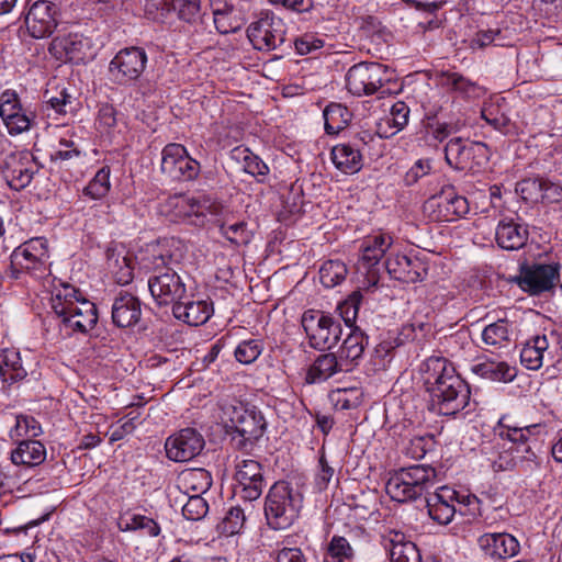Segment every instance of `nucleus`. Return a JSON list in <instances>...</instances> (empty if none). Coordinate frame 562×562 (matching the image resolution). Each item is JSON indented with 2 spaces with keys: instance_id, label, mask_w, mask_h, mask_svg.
<instances>
[{
  "instance_id": "f704fd0d",
  "label": "nucleus",
  "mask_w": 562,
  "mask_h": 562,
  "mask_svg": "<svg viewBox=\"0 0 562 562\" xmlns=\"http://www.w3.org/2000/svg\"><path fill=\"white\" fill-rule=\"evenodd\" d=\"M330 156L335 167L344 173L352 175L362 168V155L353 144L334 146Z\"/></svg>"
},
{
  "instance_id": "c756f323",
  "label": "nucleus",
  "mask_w": 562,
  "mask_h": 562,
  "mask_svg": "<svg viewBox=\"0 0 562 562\" xmlns=\"http://www.w3.org/2000/svg\"><path fill=\"white\" fill-rule=\"evenodd\" d=\"M339 372H348V368L335 353H323L307 369L305 382L308 384L321 383Z\"/></svg>"
},
{
  "instance_id": "c85d7f7f",
  "label": "nucleus",
  "mask_w": 562,
  "mask_h": 562,
  "mask_svg": "<svg viewBox=\"0 0 562 562\" xmlns=\"http://www.w3.org/2000/svg\"><path fill=\"white\" fill-rule=\"evenodd\" d=\"M442 88L463 99H479L485 90L475 81L456 71H443L439 76Z\"/></svg>"
},
{
  "instance_id": "412c9836",
  "label": "nucleus",
  "mask_w": 562,
  "mask_h": 562,
  "mask_svg": "<svg viewBox=\"0 0 562 562\" xmlns=\"http://www.w3.org/2000/svg\"><path fill=\"white\" fill-rule=\"evenodd\" d=\"M58 7L49 0L34 1L25 16V25L34 38L49 36L57 26Z\"/></svg>"
},
{
  "instance_id": "f257e3e1",
  "label": "nucleus",
  "mask_w": 562,
  "mask_h": 562,
  "mask_svg": "<svg viewBox=\"0 0 562 562\" xmlns=\"http://www.w3.org/2000/svg\"><path fill=\"white\" fill-rule=\"evenodd\" d=\"M546 432L544 424L519 426L502 417L494 427L493 437L482 443L481 452L495 472L510 471L520 462L536 460L533 448Z\"/></svg>"
},
{
  "instance_id": "e2e57ef3",
  "label": "nucleus",
  "mask_w": 562,
  "mask_h": 562,
  "mask_svg": "<svg viewBox=\"0 0 562 562\" xmlns=\"http://www.w3.org/2000/svg\"><path fill=\"white\" fill-rule=\"evenodd\" d=\"M207 503L201 495L192 494L182 506V515L189 520H199L207 513Z\"/></svg>"
},
{
  "instance_id": "680f3d73",
  "label": "nucleus",
  "mask_w": 562,
  "mask_h": 562,
  "mask_svg": "<svg viewBox=\"0 0 562 562\" xmlns=\"http://www.w3.org/2000/svg\"><path fill=\"white\" fill-rule=\"evenodd\" d=\"M223 210V205L220 201L203 195L198 199H192V216L205 217L210 215H218Z\"/></svg>"
},
{
  "instance_id": "423d86ee",
  "label": "nucleus",
  "mask_w": 562,
  "mask_h": 562,
  "mask_svg": "<svg viewBox=\"0 0 562 562\" xmlns=\"http://www.w3.org/2000/svg\"><path fill=\"white\" fill-rule=\"evenodd\" d=\"M232 442L238 450L248 451L263 436L267 422L256 406L239 404L234 406L229 416Z\"/></svg>"
},
{
  "instance_id": "2f4dec72",
  "label": "nucleus",
  "mask_w": 562,
  "mask_h": 562,
  "mask_svg": "<svg viewBox=\"0 0 562 562\" xmlns=\"http://www.w3.org/2000/svg\"><path fill=\"white\" fill-rule=\"evenodd\" d=\"M496 241L499 247L507 250H515L521 248L528 239L527 228L516 223L514 220L499 221L496 233Z\"/></svg>"
},
{
  "instance_id": "dca6fc26",
  "label": "nucleus",
  "mask_w": 562,
  "mask_h": 562,
  "mask_svg": "<svg viewBox=\"0 0 562 562\" xmlns=\"http://www.w3.org/2000/svg\"><path fill=\"white\" fill-rule=\"evenodd\" d=\"M48 50L59 61L76 64L92 58L95 53L92 40L80 33H67L54 37Z\"/></svg>"
},
{
  "instance_id": "2eb2a0df",
  "label": "nucleus",
  "mask_w": 562,
  "mask_h": 562,
  "mask_svg": "<svg viewBox=\"0 0 562 562\" xmlns=\"http://www.w3.org/2000/svg\"><path fill=\"white\" fill-rule=\"evenodd\" d=\"M161 171L173 180L190 181L200 173V162L181 144L170 143L161 151Z\"/></svg>"
},
{
  "instance_id": "5701e85b",
  "label": "nucleus",
  "mask_w": 562,
  "mask_h": 562,
  "mask_svg": "<svg viewBox=\"0 0 562 562\" xmlns=\"http://www.w3.org/2000/svg\"><path fill=\"white\" fill-rule=\"evenodd\" d=\"M34 173L35 164L30 153H13L5 158L2 175L11 189L20 191L26 188Z\"/></svg>"
},
{
  "instance_id": "bf43d9fd",
  "label": "nucleus",
  "mask_w": 562,
  "mask_h": 562,
  "mask_svg": "<svg viewBox=\"0 0 562 562\" xmlns=\"http://www.w3.org/2000/svg\"><path fill=\"white\" fill-rule=\"evenodd\" d=\"M409 116V108L403 101L395 102L391 110L390 114L383 120V122L390 127L395 128L392 134L403 130L408 123Z\"/></svg>"
},
{
  "instance_id": "c03bdc74",
  "label": "nucleus",
  "mask_w": 562,
  "mask_h": 562,
  "mask_svg": "<svg viewBox=\"0 0 562 562\" xmlns=\"http://www.w3.org/2000/svg\"><path fill=\"white\" fill-rule=\"evenodd\" d=\"M119 529L123 532L144 530L149 537L159 536L161 529L153 518L140 514L125 513L121 515L117 522Z\"/></svg>"
},
{
  "instance_id": "052dcab7",
  "label": "nucleus",
  "mask_w": 562,
  "mask_h": 562,
  "mask_svg": "<svg viewBox=\"0 0 562 562\" xmlns=\"http://www.w3.org/2000/svg\"><path fill=\"white\" fill-rule=\"evenodd\" d=\"M361 301V292L355 291L342 303L338 305L341 318L344 319L347 326L352 327V324L357 318Z\"/></svg>"
},
{
  "instance_id": "7c9ffc66",
  "label": "nucleus",
  "mask_w": 562,
  "mask_h": 562,
  "mask_svg": "<svg viewBox=\"0 0 562 562\" xmlns=\"http://www.w3.org/2000/svg\"><path fill=\"white\" fill-rule=\"evenodd\" d=\"M172 312L177 319L191 326H199L209 321L213 313V305L205 300H182L172 306Z\"/></svg>"
},
{
  "instance_id": "39448f33",
  "label": "nucleus",
  "mask_w": 562,
  "mask_h": 562,
  "mask_svg": "<svg viewBox=\"0 0 562 562\" xmlns=\"http://www.w3.org/2000/svg\"><path fill=\"white\" fill-rule=\"evenodd\" d=\"M436 476V470L429 465L402 468L391 474L385 491L393 501L404 503L422 496L435 484Z\"/></svg>"
},
{
  "instance_id": "6ab92c4d",
  "label": "nucleus",
  "mask_w": 562,
  "mask_h": 562,
  "mask_svg": "<svg viewBox=\"0 0 562 562\" xmlns=\"http://www.w3.org/2000/svg\"><path fill=\"white\" fill-rule=\"evenodd\" d=\"M148 289L159 305L178 304L186 299L187 288L181 277L171 268L148 279Z\"/></svg>"
},
{
  "instance_id": "b1692460",
  "label": "nucleus",
  "mask_w": 562,
  "mask_h": 562,
  "mask_svg": "<svg viewBox=\"0 0 562 562\" xmlns=\"http://www.w3.org/2000/svg\"><path fill=\"white\" fill-rule=\"evenodd\" d=\"M0 117L10 135H19L30 130L32 117L21 105L18 93L5 90L0 95Z\"/></svg>"
},
{
  "instance_id": "338daca9",
  "label": "nucleus",
  "mask_w": 562,
  "mask_h": 562,
  "mask_svg": "<svg viewBox=\"0 0 562 562\" xmlns=\"http://www.w3.org/2000/svg\"><path fill=\"white\" fill-rule=\"evenodd\" d=\"M145 13L153 20L165 18L175 7V0H145Z\"/></svg>"
},
{
  "instance_id": "0e129e2a",
  "label": "nucleus",
  "mask_w": 562,
  "mask_h": 562,
  "mask_svg": "<svg viewBox=\"0 0 562 562\" xmlns=\"http://www.w3.org/2000/svg\"><path fill=\"white\" fill-rule=\"evenodd\" d=\"M432 443L431 437H414L404 448L405 456L419 460L425 457Z\"/></svg>"
},
{
  "instance_id": "cd10ccee",
  "label": "nucleus",
  "mask_w": 562,
  "mask_h": 562,
  "mask_svg": "<svg viewBox=\"0 0 562 562\" xmlns=\"http://www.w3.org/2000/svg\"><path fill=\"white\" fill-rule=\"evenodd\" d=\"M142 308L139 300L127 292H121L112 305V321L117 327L134 326L140 318Z\"/></svg>"
},
{
  "instance_id": "4468645a",
  "label": "nucleus",
  "mask_w": 562,
  "mask_h": 562,
  "mask_svg": "<svg viewBox=\"0 0 562 562\" xmlns=\"http://www.w3.org/2000/svg\"><path fill=\"white\" fill-rule=\"evenodd\" d=\"M286 27L283 20L273 13H261L247 29V36L258 50L270 52L285 41Z\"/></svg>"
},
{
  "instance_id": "e433bc0d",
  "label": "nucleus",
  "mask_w": 562,
  "mask_h": 562,
  "mask_svg": "<svg viewBox=\"0 0 562 562\" xmlns=\"http://www.w3.org/2000/svg\"><path fill=\"white\" fill-rule=\"evenodd\" d=\"M548 348L549 341L546 335H537L528 339L520 351L521 364L528 370L540 369Z\"/></svg>"
},
{
  "instance_id": "864d4df0",
  "label": "nucleus",
  "mask_w": 562,
  "mask_h": 562,
  "mask_svg": "<svg viewBox=\"0 0 562 562\" xmlns=\"http://www.w3.org/2000/svg\"><path fill=\"white\" fill-rule=\"evenodd\" d=\"M110 188V168L105 166L97 171L83 189V193L94 200L102 199L109 193Z\"/></svg>"
},
{
  "instance_id": "393cba45",
  "label": "nucleus",
  "mask_w": 562,
  "mask_h": 562,
  "mask_svg": "<svg viewBox=\"0 0 562 562\" xmlns=\"http://www.w3.org/2000/svg\"><path fill=\"white\" fill-rule=\"evenodd\" d=\"M384 266L393 279L405 283L422 281L427 274V266L424 261L403 254L390 252Z\"/></svg>"
},
{
  "instance_id": "5fc2aeb1",
  "label": "nucleus",
  "mask_w": 562,
  "mask_h": 562,
  "mask_svg": "<svg viewBox=\"0 0 562 562\" xmlns=\"http://www.w3.org/2000/svg\"><path fill=\"white\" fill-rule=\"evenodd\" d=\"M162 207V212L172 221L192 216V199L183 195L168 198Z\"/></svg>"
},
{
  "instance_id": "4c0bfd02",
  "label": "nucleus",
  "mask_w": 562,
  "mask_h": 562,
  "mask_svg": "<svg viewBox=\"0 0 562 562\" xmlns=\"http://www.w3.org/2000/svg\"><path fill=\"white\" fill-rule=\"evenodd\" d=\"M178 483L187 494L201 495L210 490L212 476L207 470L202 468L186 469L179 474Z\"/></svg>"
},
{
  "instance_id": "09e8293b",
  "label": "nucleus",
  "mask_w": 562,
  "mask_h": 562,
  "mask_svg": "<svg viewBox=\"0 0 562 562\" xmlns=\"http://www.w3.org/2000/svg\"><path fill=\"white\" fill-rule=\"evenodd\" d=\"M134 260L131 254L116 252L109 257V267L119 284H128L134 278Z\"/></svg>"
},
{
  "instance_id": "4be33fe9",
  "label": "nucleus",
  "mask_w": 562,
  "mask_h": 562,
  "mask_svg": "<svg viewBox=\"0 0 562 562\" xmlns=\"http://www.w3.org/2000/svg\"><path fill=\"white\" fill-rule=\"evenodd\" d=\"M204 439L193 428H184L170 436L165 445L167 457L176 462H186L200 454L204 448Z\"/></svg>"
},
{
  "instance_id": "aec40b11",
  "label": "nucleus",
  "mask_w": 562,
  "mask_h": 562,
  "mask_svg": "<svg viewBox=\"0 0 562 562\" xmlns=\"http://www.w3.org/2000/svg\"><path fill=\"white\" fill-rule=\"evenodd\" d=\"M235 470V493L245 501L259 498L263 488L261 464L252 459H243L236 462Z\"/></svg>"
},
{
  "instance_id": "603ef678",
  "label": "nucleus",
  "mask_w": 562,
  "mask_h": 562,
  "mask_svg": "<svg viewBox=\"0 0 562 562\" xmlns=\"http://www.w3.org/2000/svg\"><path fill=\"white\" fill-rule=\"evenodd\" d=\"M348 273L346 265L340 260H327L319 269V280L326 288L340 284Z\"/></svg>"
},
{
  "instance_id": "6e6552de",
  "label": "nucleus",
  "mask_w": 562,
  "mask_h": 562,
  "mask_svg": "<svg viewBox=\"0 0 562 562\" xmlns=\"http://www.w3.org/2000/svg\"><path fill=\"white\" fill-rule=\"evenodd\" d=\"M302 326L312 348L329 350L341 338L342 327L338 318L322 312L306 311L302 316Z\"/></svg>"
},
{
  "instance_id": "20e7f679",
  "label": "nucleus",
  "mask_w": 562,
  "mask_h": 562,
  "mask_svg": "<svg viewBox=\"0 0 562 562\" xmlns=\"http://www.w3.org/2000/svg\"><path fill=\"white\" fill-rule=\"evenodd\" d=\"M303 506L302 494L285 482H276L269 490L265 502V516L274 530L286 529L299 517Z\"/></svg>"
},
{
  "instance_id": "9b49d317",
  "label": "nucleus",
  "mask_w": 562,
  "mask_h": 562,
  "mask_svg": "<svg viewBox=\"0 0 562 562\" xmlns=\"http://www.w3.org/2000/svg\"><path fill=\"white\" fill-rule=\"evenodd\" d=\"M445 158L454 169L473 170L487 162L488 149L483 143L454 137L445 147Z\"/></svg>"
},
{
  "instance_id": "37998d69",
  "label": "nucleus",
  "mask_w": 562,
  "mask_h": 562,
  "mask_svg": "<svg viewBox=\"0 0 562 562\" xmlns=\"http://www.w3.org/2000/svg\"><path fill=\"white\" fill-rule=\"evenodd\" d=\"M510 324L502 318L488 324L482 330V341L488 348L501 349L510 342Z\"/></svg>"
},
{
  "instance_id": "9d476101",
  "label": "nucleus",
  "mask_w": 562,
  "mask_h": 562,
  "mask_svg": "<svg viewBox=\"0 0 562 562\" xmlns=\"http://www.w3.org/2000/svg\"><path fill=\"white\" fill-rule=\"evenodd\" d=\"M390 78L387 68L380 63H359L349 68L346 88L357 97L378 92Z\"/></svg>"
},
{
  "instance_id": "a878e982",
  "label": "nucleus",
  "mask_w": 562,
  "mask_h": 562,
  "mask_svg": "<svg viewBox=\"0 0 562 562\" xmlns=\"http://www.w3.org/2000/svg\"><path fill=\"white\" fill-rule=\"evenodd\" d=\"M479 548L495 561L506 560L519 553V541L507 532H486L477 539Z\"/></svg>"
},
{
  "instance_id": "a19ab883",
  "label": "nucleus",
  "mask_w": 562,
  "mask_h": 562,
  "mask_svg": "<svg viewBox=\"0 0 562 562\" xmlns=\"http://www.w3.org/2000/svg\"><path fill=\"white\" fill-rule=\"evenodd\" d=\"M390 559L392 562H422V555L416 544L405 540L401 532H393L390 537Z\"/></svg>"
},
{
  "instance_id": "6e6d98bb",
  "label": "nucleus",
  "mask_w": 562,
  "mask_h": 562,
  "mask_svg": "<svg viewBox=\"0 0 562 562\" xmlns=\"http://www.w3.org/2000/svg\"><path fill=\"white\" fill-rule=\"evenodd\" d=\"M263 351V342L260 339H247L238 344L235 349V358L243 364H250L258 359Z\"/></svg>"
},
{
  "instance_id": "4d7b16f0",
  "label": "nucleus",
  "mask_w": 562,
  "mask_h": 562,
  "mask_svg": "<svg viewBox=\"0 0 562 562\" xmlns=\"http://www.w3.org/2000/svg\"><path fill=\"white\" fill-rule=\"evenodd\" d=\"M482 117L486 121V123H488L504 135L512 134L513 130L515 128L510 120L506 115L498 113L497 106L493 104L482 109Z\"/></svg>"
},
{
  "instance_id": "473e14b6",
  "label": "nucleus",
  "mask_w": 562,
  "mask_h": 562,
  "mask_svg": "<svg viewBox=\"0 0 562 562\" xmlns=\"http://www.w3.org/2000/svg\"><path fill=\"white\" fill-rule=\"evenodd\" d=\"M368 337L358 328L351 329L350 334L345 338L339 349V360L351 371L361 359Z\"/></svg>"
},
{
  "instance_id": "58836bf2",
  "label": "nucleus",
  "mask_w": 562,
  "mask_h": 562,
  "mask_svg": "<svg viewBox=\"0 0 562 562\" xmlns=\"http://www.w3.org/2000/svg\"><path fill=\"white\" fill-rule=\"evenodd\" d=\"M400 344V340L393 337H387L378 344L367 363V371L369 373H376L386 370Z\"/></svg>"
},
{
  "instance_id": "ea45409f",
  "label": "nucleus",
  "mask_w": 562,
  "mask_h": 562,
  "mask_svg": "<svg viewBox=\"0 0 562 562\" xmlns=\"http://www.w3.org/2000/svg\"><path fill=\"white\" fill-rule=\"evenodd\" d=\"M476 375L495 382H510L516 376V368L504 361L486 360L472 367Z\"/></svg>"
},
{
  "instance_id": "ddd939ff",
  "label": "nucleus",
  "mask_w": 562,
  "mask_h": 562,
  "mask_svg": "<svg viewBox=\"0 0 562 562\" xmlns=\"http://www.w3.org/2000/svg\"><path fill=\"white\" fill-rule=\"evenodd\" d=\"M561 265L558 261L549 263L533 262L525 266L518 277V285L530 295H541L551 292L560 281Z\"/></svg>"
},
{
  "instance_id": "7ed1b4c3",
  "label": "nucleus",
  "mask_w": 562,
  "mask_h": 562,
  "mask_svg": "<svg viewBox=\"0 0 562 562\" xmlns=\"http://www.w3.org/2000/svg\"><path fill=\"white\" fill-rule=\"evenodd\" d=\"M50 305L68 335L74 333L86 334L98 322L94 303L81 297L79 291L68 283H60L55 286Z\"/></svg>"
},
{
  "instance_id": "79ce46f5",
  "label": "nucleus",
  "mask_w": 562,
  "mask_h": 562,
  "mask_svg": "<svg viewBox=\"0 0 562 562\" xmlns=\"http://www.w3.org/2000/svg\"><path fill=\"white\" fill-rule=\"evenodd\" d=\"M327 562H356L357 550L344 536L334 535L325 547Z\"/></svg>"
},
{
  "instance_id": "a211bd4d",
  "label": "nucleus",
  "mask_w": 562,
  "mask_h": 562,
  "mask_svg": "<svg viewBox=\"0 0 562 562\" xmlns=\"http://www.w3.org/2000/svg\"><path fill=\"white\" fill-rule=\"evenodd\" d=\"M181 243L175 238L165 239L157 244L147 245L145 249L140 250L135 260L138 269L153 276L165 271L169 265L179 260L178 256L172 252V249L179 250Z\"/></svg>"
},
{
  "instance_id": "de8ad7c7",
  "label": "nucleus",
  "mask_w": 562,
  "mask_h": 562,
  "mask_svg": "<svg viewBox=\"0 0 562 562\" xmlns=\"http://www.w3.org/2000/svg\"><path fill=\"white\" fill-rule=\"evenodd\" d=\"M217 227L220 234L235 247L246 246L252 239V233L245 221L218 222Z\"/></svg>"
},
{
  "instance_id": "3c124183",
  "label": "nucleus",
  "mask_w": 562,
  "mask_h": 562,
  "mask_svg": "<svg viewBox=\"0 0 562 562\" xmlns=\"http://www.w3.org/2000/svg\"><path fill=\"white\" fill-rule=\"evenodd\" d=\"M464 125V122L460 120L450 122L431 121L425 125V135L428 140L441 143L450 135L461 131Z\"/></svg>"
},
{
  "instance_id": "49530a36",
  "label": "nucleus",
  "mask_w": 562,
  "mask_h": 562,
  "mask_svg": "<svg viewBox=\"0 0 562 562\" xmlns=\"http://www.w3.org/2000/svg\"><path fill=\"white\" fill-rule=\"evenodd\" d=\"M323 116L325 120L326 133L329 135H337L349 124L352 115L345 105L340 103H330L325 108Z\"/></svg>"
},
{
  "instance_id": "1a4fd4ad",
  "label": "nucleus",
  "mask_w": 562,
  "mask_h": 562,
  "mask_svg": "<svg viewBox=\"0 0 562 562\" xmlns=\"http://www.w3.org/2000/svg\"><path fill=\"white\" fill-rule=\"evenodd\" d=\"M393 237L387 233H375L364 237L360 246L359 271L366 273L363 284L367 289L378 285L380 281V261L391 249Z\"/></svg>"
},
{
  "instance_id": "a18cd8bd",
  "label": "nucleus",
  "mask_w": 562,
  "mask_h": 562,
  "mask_svg": "<svg viewBox=\"0 0 562 562\" xmlns=\"http://www.w3.org/2000/svg\"><path fill=\"white\" fill-rule=\"evenodd\" d=\"M520 191L521 193L537 191L538 195L535 199L538 200L540 198L542 201L549 203H555L562 200V186L543 179L522 181L520 183Z\"/></svg>"
},
{
  "instance_id": "f03ea898",
  "label": "nucleus",
  "mask_w": 562,
  "mask_h": 562,
  "mask_svg": "<svg viewBox=\"0 0 562 562\" xmlns=\"http://www.w3.org/2000/svg\"><path fill=\"white\" fill-rule=\"evenodd\" d=\"M420 372L432 411L452 416L465 408L470 400L469 385L448 359L429 357L422 363Z\"/></svg>"
},
{
  "instance_id": "0eeeda50",
  "label": "nucleus",
  "mask_w": 562,
  "mask_h": 562,
  "mask_svg": "<svg viewBox=\"0 0 562 562\" xmlns=\"http://www.w3.org/2000/svg\"><path fill=\"white\" fill-rule=\"evenodd\" d=\"M11 269L14 278L26 272L41 279L49 273V250L45 237L31 238L16 247L11 256Z\"/></svg>"
},
{
  "instance_id": "69168bd1",
  "label": "nucleus",
  "mask_w": 562,
  "mask_h": 562,
  "mask_svg": "<svg viewBox=\"0 0 562 562\" xmlns=\"http://www.w3.org/2000/svg\"><path fill=\"white\" fill-rule=\"evenodd\" d=\"M116 110L111 104H102L98 111L95 125L101 133H109L116 125Z\"/></svg>"
},
{
  "instance_id": "8fccbe9b",
  "label": "nucleus",
  "mask_w": 562,
  "mask_h": 562,
  "mask_svg": "<svg viewBox=\"0 0 562 562\" xmlns=\"http://www.w3.org/2000/svg\"><path fill=\"white\" fill-rule=\"evenodd\" d=\"M14 424L10 428L9 436L13 440L22 437H38L42 434L41 424L31 415H12Z\"/></svg>"
},
{
  "instance_id": "bb28decb",
  "label": "nucleus",
  "mask_w": 562,
  "mask_h": 562,
  "mask_svg": "<svg viewBox=\"0 0 562 562\" xmlns=\"http://www.w3.org/2000/svg\"><path fill=\"white\" fill-rule=\"evenodd\" d=\"M456 499L458 493L454 490L448 486L439 487L426 498L429 517L440 525H448L456 514Z\"/></svg>"
},
{
  "instance_id": "c9c22d12",
  "label": "nucleus",
  "mask_w": 562,
  "mask_h": 562,
  "mask_svg": "<svg viewBox=\"0 0 562 562\" xmlns=\"http://www.w3.org/2000/svg\"><path fill=\"white\" fill-rule=\"evenodd\" d=\"M29 373V366L22 360L21 353L15 349L0 350V375L4 382L22 381Z\"/></svg>"
},
{
  "instance_id": "13d9d810",
  "label": "nucleus",
  "mask_w": 562,
  "mask_h": 562,
  "mask_svg": "<svg viewBox=\"0 0 562 562\" xmlns=\"http://www.w3.org/2000/svg\"><path fill=\"white\" fill-rule=\"evenodd\" d=\"M245 520L244 510L240 507H232L220 525L221 532L225 536H234L241 530Z\"/></svg>"
},
{
  "instance_id": "774afa93",
  "label": "nucleus",
  "mask_w": 562,
  "mask_h": 562,
  "mask_svg": "<svg viewBox=\"0 0 562 562\" xmlns=\"http://www.w3.org/2000/svg\"><path fill=\"white\" fill-rule=\"evenodd\" d=\"M431 161L429 159H418L405 173L404 183L414 186L419 179L430 173Z\"/></svg>"
},
{
  "instance_id": "72a5a7b5",
  "label": "nucleus",
  "mask_w": 562,
  "mask_h": 562,
  "mask_svg": "<svg viewBox=\"0 0 562 562\" xmlns=\"http://www.w3.org/2000/svg\"><path fill=\"white\" fill-rule=\"evenodd\" d=\"M46 459V448L38 440H22L11 452V461L15 465L29 468L42 464Z\"/></svg>"
},
{
  "instance_id": "f8f14e48",
  "label": "nucleus",
  "mask_w": 562,
  "mask_h": 562,
  "mask_svg": "<svg viewBox=\"0 0 562 562\" xmlns=\"http://www.w3.org/2000/svg\"><path fill=\"white\" fill-rule=\"evenodd\" d=\"M469 210L467 198L459 195L453 187L443 188L424 204V213L434 222H453L468 214Z\"/></svg>"
},
{
  "instance_id": "f3484780",
  "label": "nucleus",
  "mask_w": 562,
  "mask_h": 562,
  "mask_svg": "<svg viewBox=\"0 0 562 562\" xmlns=\"http://www.w3.org/2000/svg\"><path fill=\"white\" fill-rule=\"evenodd\" d=\"M147 64V54L140 47L119 50L109 64V72L114 82L127 85L140 77Z\"/></svg>"
}]
</instances>
